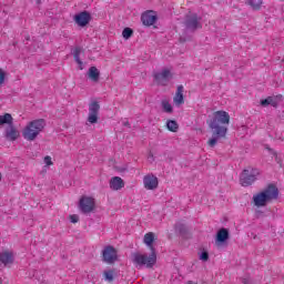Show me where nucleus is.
Instances as JSON below:
<instances>
[{
    "mask_svg": "<svg viewBox=\"0 0 284 284\" xmlns=\"http://www.w3.org/2000/svg\"><path fill=\"white\" fill-rule=\"evenodd\" d=\"M207 125L212 132V138L207 144L210 148H215L220 139H225L227 135V125H230V113L225 111H216L213 116L207 120Z\"/></svg>",
    "mask_w": 284,
    "mask_h": 284,
    "instance_id": "1",
    "label": "nucleus"
},
{
    "mask_svg": "<svg viewBox=\"0 0 284 284\" xmlns=\"http://www.w3.org/2000/svg\"><path fill=\"white\" fill-rule=\"evenodd\" d=\"M278 186L274 183H270L264 190L253 195V203L255 207H265L267 203L278 201Z\"/></svg>",
    "mask_w": 284,
    "mask_h": 284,
    "instance_id": "2",
    "label": "nucleus"
},
{
    "mask_svg": "<svg viewBox=\"0 0 284 284\" xmlns=\"http://www.w3.org/2000/svg\"><path fill=\"white\" fill-rule=\"evenodd\" d=\"M131 261L138 270H141V267H148L150 270L156 265V251L151 252L150 255L139 252L132 253Z\"/></svg>",
    "mask_w": 284,
    "mask_h": 284,
    "instance_id": "3",
    "label": "nucleus"
},
{
    "mask_svg": "<svg viewBox=\"0 0 284 284\" xmlns=\"http://www.w3.org/2000/svg\"><path fill=\"white\" fill-rule=\"evenodd\" d=\"M45 128V120L44 119H38L29 122L27 126L22 131V136L26 139V141H34L41 132H43V129Z\"/></svg>",
    "mask_w": 284,
    "mask_h": 284,
    "instance_id": "4",
    "label": "nucleus"
},
{
    "mask_svg": "<svg viewBox=\"0 0 284 284\" xmlns=\"http://www.w3.org/2000/svg\"><path fill=\"white\" fill-rule=\"evenodd\" d=\"M258 174H261L258 169H244L240 174V184L242 187H250V185L256 182Z\"/></svg>",
    "mask_w": 284,
    "mask_h": 284,
    "instance_id": "5",
    "label": "nucleus"
},
{
    "mask_svg": "<svg viewBox=\"0 0 284 284\" xmlns=\"http://www.w3.org/2000/svg\"><path fill=\"white\" fill-rule=\"evenodd\" d=\"M184 26L186 30H190L191 32H196L199 28H203L201 24V18L196 13H189L185 16Z\"/></svg>",
    "mask_w": 284,
    "mask_h": 284,
    "instance_id": "6",
    "label": "nucleus"
},
{
    "mask_svg": "<svg viewBox=\"0 0 284 284\" xmlns=\"http://www.w3.org/2000/svg\"><path fill=\"white\" fill-rule=\"evenodd\" d=\"M119 258V254L116 252V248L112 245H108L102 251V261L103 263H108L109 265H112L113 263H116Z\"/></svg>",
    "mask_w": 284,
    "mask_h": 284,
    "instance_id": "7",
    "label": "nucleus"
},
{
    "mask_svg": "<svg viewBox=\"0 0 284 284\" xmlns=\"http://www.w3.org/2000/svg\"><path fill=\"white\" fill-rule=\"evenodd\" d=\"M172 77L170 69H163L161 72L154 73L153 79L158 85H168L172 81Z\"/></svg>",
    "mask_w": 284,
    "mask_h": 284,
    "instance_id": "8",
    "label": "nucleus"
},
{
    "mask_svg": "<svg viewBox=\"0 0 284 284\" xmlns=\"http://www.w3.org/2000/svg\"><path fill=\"white\" fill-rule=\"evenodd\" d=\"M97 206L94 199L82 196L79 202V207L82 214H90V212H94V207Z\"/></svg>",
    "mask_w": 284,
    "mask_h": 284,
    "instance_id": "9",
    "label": "nucleus"
},
{
    "mask_svg": "<svg viewBox=\"0 0 284 284\" xmlns=\"http://www.w3.org/2000/svg\"><path fill=\"white\" fill-rule=\"evenodd\" d=\"M101 110V104L99 102L93 101L89 104V116L88 122L94 125V123H99V111Z\"/></svg>",
    "mask_w": 284,
    "mask_h": 284,
    "instance_id": "10",
    "label": "nucleus"
},
{
    "mask_svg": "<svg viewBox=\"0 0 284 284\" xmlns=\"http://www.w3.org/2000/svg\"><path fill=\"white\" fill-rule=\"evenodd\" d=\"M0 265H2V267H12V265H14V252L10 250L1 251Z\"/></svg>",
    "mask_w": 284,
    "mask_h": 284,
    "instance_id": "11",
    "label": "nucleus"
},
{
    "mask_svg": "<svg viewBox=\"0 0 284 284\" xmlns=\"http://www.w3.org/2000/svg\"><path fill=\"white\" fill-rule=\"evenodd\" d=\"M74 21L80 28H85L92 21V14L88 11H82L74 16Z\"/></svg>",
    "mask_w": 284,
    "mask_h": 284,
    "instance_id": "12",
    "label": "nucleus"
},
{
    "mask_svg": "<svg viewBox=\"0 0 284 284\" xmlns=\"http://www.w3.org/2000/svg\"><path fill=\"white\" fill-rule=\"evenodd\" d=\"M227 241H230V231L225 227L220 229L216 233L215 245L221 247V245L227 243Z\"/></svg>",
    "mask_w": 284,
    "mask_h": 284,
    "instance_id": "13",
    "label": "nucleus"
},
{
    "mask_svg": "<svg viewBox=\"0 0 284 284\" xmlns=\"http://www.w3.org/2000/svg\"><path fill=\"white\" fill-rule=\"evenodd\" d=\"M283 101V95H273L267 97L264 100H261L262 108H267V105H272V108H278V103Z\"/></svg>",
    "mask_w": 284,
    "mask_h": 284,
    "instance_id": "14",
    "label": "nucleus"
},
{
    "mask_svg": "<svg viewBox=\"0 0 284 284\" xmlns=\"http://www.w3.org/2000/svg\"><path fill=\"white\" fill-rule=\"evenodd\" d=\"M158 19L159 18L156 17V14H154V11H146L141 16V21L143 26L146 27L154 26Z\"/></svg>",
    "mask_w": 284,
    "mask_h": 284,
    "instance_id": "15",
    "label": "nucleus"
},
{
    "mask_svg": "<svg viewBox=\"0 0 284 284\" xmlns=\"http://www.w3.org/2000/svg\"><path fill=\"white\" fill-rule=\"evenodd\" d=\"M145 190H156L159 187V178L146 175L143 179Z\"/></svg>",
    "mask_w": 284,
    "mask_h": 284,
    "instance_id": "16",
    "label": "nucleus"
},
{
    "mask_svg": "<svg viewBox=\"0 0 284 284\" xmlns=\"http://www.w3.org/2000/svg\"><path fill=\"white\" fill-rule=\"evenodd\" d=\"M110 187L115 191L122 190V187H125V182L120 176H114L110 180Z\"/></svg>",
    "mask_w": 284,
    "mask_h": 284,
    "instance_id": "17",
    "label": "nucleus"
},
{
    "mask_svg": "<svg viewBox=\"0 0 284 284\" xmlns=\"http://www.w3.org/2000/svg\"><path fill=\"white\" fill-rule=\"evenodd\" d=\"M6 138L9 141H17V139H19V131L14 128L13 124L6 129Z\"/></svg>",
    "mask_w": 284,
    "mask_h": 284,
    "instance_id": "18",
    "label": "nucleus"
},
{
    "mask_svg": "<svg viewBox=\"0 0 284 284\" xmlns=\"http://www.w3.org/2000/svg\"><path fill=\"white\" fill-rule=\"evenodd\" d=\"M175 232H178L180 234V236H182L183 239H187L189 234H190V229H187V225L178 222L175 225Z\"/></svg>",
    "mask_w": 284,
    "mask_h": 284,
    "instance_id": "19",
    "label": "nucleus"
},
{
    "mask_svg": "<svg viewBox=\"0 0 284 284\" xmlns=\"http://www.w3.org/2000/svg\"><path fill=\"white\" fill-rule=\"evenodd\" d=\"M81 52H83V48L75 47L72 51V54H73L75 63H78V65H79V69L83 70V61H81Z\"/></svg>",
    "mask_w": 284,
    "mask_h": 284,
    "instance_id": "20",
    "label": "nucleus"
},
{
    "mask_svg": "<svg viewBox=\"0 0 284 284\" xmlns=\"http://www.w3.org/2000/svg\"><path fill=\"white\" fill-rule=\"evenodd\" d=\"M183 91H184L183 85H179L175 97L173 98L175 105H183V103H185V100L183 98Z\"/></svg>",
    "mask_w": 284,
    "mask_h": 284,
    "instance_id": "21",
    "label": "nucleus"
},
{
    "mask_svg": "<svg viewBox=\"0 0 284 284\" xmlns=\"http://www.w3.org/2000/svg\"><path fill=\"white\" fill-rule=\"evenodd\" d=\"M88 77L89 79H91V81L97 83L101 77V72L99 71V69H97V67H91L88 71Z\"/></svg>",
    "mask_w": 284,
    "mask_h": 284,
    "instance_id": "22",
    "label": "nucleus"
},
{
    "mask_svg": "<svg viewBox=\"0 0 284 284\" xmlns=\"http://www.w3.org/2000/svg\"><path fill=\"white\" fill-rule=\"evenodd\" d=\"M144 243L145 245H148V247H150L151 252H155L154 250V233L149 232L144 235Z\"/></svg>",
    "mask_w": 284,
    "mask_h": 284,
    "instance_id": "23",
    "label": "nucleus"
},
{
    "mask_svg": "<svg viewBox=\"0 0 284 284\" xmlns=\"http://www.w3.org/2000/svg\"><path fill=\"white\" fill-rule=\"evenodd\" d=\"M246 6H250L252 10H261L263 6V0H246Z\"/></svg>",
    "mask_w": 284,
    "mask_h": 284,
    "instance_id": "24",
    "label": "nucleus"
},
{
    "mask_svg": "<svg viewBox=\"0 0 284 284\" xmlns=\"http://www.w3.org/2000/svg\"><path fill=\"white\" fill-rule=\"evenodd\" d=\"M12 125V114L6 113L4 115H0V125Z\"/></svg>",
    "mask_w": 284,
    "mask_h": 284,
    "instance_id": "25",
    "label": "nucleus"
},
{
    "mask_svg": "<svg viewBox=\"0 0 284 284\" xmlns=\"http://www.w3.org/2000/svg\"><path fill=\"white\" fill-rule=\"evenodd\" d=\"M161 105L163 112H165L166 114H172V112H174V108H172V104H170L168 100H162Z\"/></svg>",
    "mask_w": 284,
    "mask_h": 284,
    "instance_id": "26",
    "label": "nucleus"
},
{
    "mask_svg": "<svg viewBox=\"0 0 284 284\" xmlns=\"http://www.w3.org/2000/svg\"><path fill=\"white\" fill-rule=\"evenodd\" d=\"M166 128L170 132H176V130H179V123L174 120H169L166 122Z\"/></svg>",
    "mask_w": 284,
    "mask_h": 284,
    "instance_id": "27",
    "label": "nucleus"
},
{
    "mask_svg": "<svg viewBox=\"0 0 284 284\" xmlns=\"http://www.w3.org/2000/svg\"><path fill=\"white\" fill-rule=\"evenodd\" d=\"M132 34H134V30H132L130 27L124 28L122 31L123 39H131Z\"/></svg>",
    "mask_w": 284,
    "mask_h": 284,
    "instance_id": "28",
    "label": "nucleus"
},
{
    "mask_svg": "<svg viewBox=\"0 0 284 284\" xmlns=\"http://www.w3.org/2000/svg\"><path fill=\"white\" fill-rule=\"evenodd\" d=\"M200 261H204V262L210 261V253H207V251H203V252L200 254Z\"/></svg>",
    "mask_w": 284,
    "mask_h": 284,
    "instance_id": "29",
    "label": "nucleus"
},
{
    "mask_svg": "<svg viewBox=\"0 0 284 284\" xmlns=\"http://www.w3.org/2000/svg\"><path fill=\"white\" fill-rule=\"evenodd\" d=\"M106 281H114V273L112 271H104Z\"/></svg>",
    "mask_w": 284,
    "mask_h": 284,
    "instance_id": "30",
    "label": "nucleus"
},
{
    "mask_svg": "<svg viewBox=\"0 0 284 284\" xmlns=\"http://www.w3.org/2000/svg\"><path fill=\"white\" fill-rule=\"evenodd\" d=\"M4 82H6V72L3 71V69H0V85H3Z\"/></svg>",
    "mask_w": 284,
    "mask_h": 284,
    "instance_id": "31",
    "label": "nucleus"
},
{
    "mask_svg": "<svg viewBox=\"0 0 284 284\" xmlns=\"http://www.w3.org/2000/svg\"><path fill=\"white\" fill-rule=\"evenodd\" d=\"M70 221L71 223H79V215L77 214L70 215Z\"/></svg>",
    "mask_w": 284,
    "mask_h": 284,
    "instance_id": "32",
    "label": "nucleus"
},
{
    "mask_svg": "<svg viewBox=\"0 0 284 284\" xmlns=\"http://www.w3.org/2000/svg\"><path fill=\"white\" fill-rule=\"evenodd\" d=\"M44 163H45L47 165H52V158H50L49 155H47V156L44 158Z\"/></svg>",
    "mask_w": 284,
    "mask_h": 284,
    "instance_id": "33",
    "label": "nucleus"
},
{
    "mask_svg": "<svg viewBox=\"0 0 284 284\" xmlns=\"http://www.w3.org/2000/svg\"><path fill=\"white\" fill-rule=\"evenodd\" d=\"M241 284H250V280L248 278H241Z\"/></svg>",
    "mask_w": 284,
    "mask_h": 284,
    "instance_id": "34",
    "label": "nucleus"
},
{
    "mask_svg": "<svg viewBox=\"0 0 284 284\" xmlns=\"http://www.w3.org/2000/svg\"><path fill=\"white\" fill-rule=\"evenodd\" d=\"M123 125H125L126 128H130V122H124Z\"/></svg>",
    "mask_w": 284,
    "mask_h": 284,
    "instance_id": "35",
    "label": "nucleus"
},
{
    "mask_svg": "<svg viewBox=\"0 0 284 284\" xmlns=\"http://www.w3.org/2000/svg\"><path fill=\"white\" fill-rule=\"evenodd\" d=\"M149 159H151L152 161H154V155H152V153H150Z\"/></svg>",
    "mask_w": 284,
    "mask_h": 284,
    "instance_id": "36",
    "label": "nucleus"
},
{
    "mask_svg": "<svg viewBox=\"0 0 284 284\" xmlns=\"http://www.w3.org/2000/svg\"><path fill=\"white\" fill-rule=\"evenodd\" d=\"M2 176H1V173H0V181H1Z\"/></svg>",
    "mask_w": 284,
    "mask_h": 284,
    "instance_id": "37",
    "label": "nucleus"
},
{
    "mask_svg": "<svg viewBox=\"0 0 284 284\" xmlns=\"http://www.w3.org/2000/svg\"><path fill=\"white\" fill-rule=\"evenodd\" d=\"M41 0H38V3H40Z\"/></svg>",
    "mask_w": 284,
    "mask_h": 284,
    "instance_id": "38",
    "label": "nucleus"
}]
</instances>
